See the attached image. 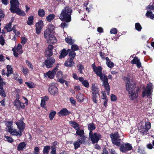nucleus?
<instances>
[{"mask_svg": "<svg viewBox=\"0 0 154 154\" xmlns=\"http://www.w3.org/2000/svg\"><path fill=\"white\" fill-rule=\"evenodd\" d=\"M150 123L149 122H146L145 123V128H143L140 131L143 132V134H146L148 130L150 128Z\"/></svg>", "mask_w": 154, "mask_h": 154, "instance_id": "21", "label": "nucleus"}, {"mask_svg": "<svg viewBox=\"0 0 154 154\" xmlns=\"http://www.w3.org/2000/svg\"><path fill=\"white\" fill-rule=\"evenodd\" d=\"M62 73L61 71H58L57 74V76L58 78L62 77Z\"/></svg>", "mask_w": 154, "mask_h": 154, "instance_id": "61", "label": "nucleus"}, {"mask_svg": "<svg viewBox=\"0 0 154 154\" xmlns=\"http://www.w3.org/2000/svg\"><path fill=\"white\" fill-rule=\"evenodd\" d=\"M44 26L43 22L42 20H40L35 24L36 33L39 34L42 31Z\"/></svg>", "mask_w": 154, "mask_h": 154, "instance_id": "8", "label": "nucleus"}, {"mask_svg": "<svg viewBox=\"0 0 154 154\" xmlns=\"http://www.w3.org/2000/svg\"><path fill=\"white\" fill-rule=\"evenodd\" d=\"M56 114V112L54 111H52L50 112L49 115V118L50 120H52L53 119Z\"/></svg>", "mask_w": 154, "mask_h": 154, "instance_id": "51", "label": "nucleus"}, {"mask_svg": "<svg viewBox=\"0 0 154 154\" xmlns=\"http://www.w3.org/2000/svg\"><path fill=\"white\" fill-rule=\"evenodd\" d=\"M76 134L80 137L84 135V131L83 130H81L79 129L76 130Z\"/></svg>", "mask_w": 154, "mask_h": 154, "instance_id": "41", "label": "nucleus"}, {"mask_svg": "<svg viewBox=\"0 0 154 154\" xmlns=\"http://www.w3.org/2000/svg\"><path fill=\"white\" fill-rule=\"evenodd\" d=\"M43 100H41V106L42 107H44L45 104V102Z\"/></svg>", "mask_w": 154, "mask_h": 154, "instance_id": "64", "label": "nucleus"}, {"mask_svg": "<svg viewBox=\"0 0 154 154\" xmlns=\"http://www.w3.org/2000/svg\"><path fill=\"white\" fill-rule=\"evenodd\" d=\"M102 99L104 100L107 99L106 98V96L105 91H103L102 92Z\"/></svg>", "mask_w": 154, "mask_h": 154, "instance_id": "62", "label": "nucleus"}, {"mask_svg": "<svg viewBox=\"0 0 154 154\" xmlns=\"http://www.w3.org/2000/svg\"><path fill=\"white\" fill-rule=\"evenodd\" d=\"M113 143L117 146H119L120 145L121 140L119 139L120 136L117 132H115L114 134H110Z\"/></svg>", "mask_w": 154, "mask_h": 154, "instance_id": "5", "label": "nucleus"}, {"mask_svg": "<svg viewBox=\"0 0 154 154\" xmlns=\"http://www.w3.org/2000/svg\"><path fill=\"white\" fill-rule=\"evenodd\" d=\"M51 36L46 39L47 42L49 44H53L56 43L57 41L56 37L53 35Z\"/></svg>", "mask_w": 154, "mask_h": 154, "instance_id": "22", "label": "nucleus"}, {"mask_svg": "<svg viewBox=\"0 0 154 154\" xmlns=\"http://www.w3.org/2000/svg\"><path fill=\"white\" fill-rule=\"evenodd\" d=\"M11 8L10 10L13 13H16L18 15L24 16L25 14L19 8V3L18 0H11L10 1Z\"/></svg>", "mask_w": 154, "mask_h": 154, "instance_id": "3", "label": "nucleus"}, {"mask_svg": "<svg viewBox=\"0 0 154 154\" xmlns=\"http://www.w3.org/2000/svg\"><path fill=\"white\" fill-rule=\"evenodd\" d=\"M124 79L127 82L126 89L130 94V99L131 100L136 99L138 96V94L135 92L136 85L133 82L130 83V79L127 77H125Z\"/></svg>", "mask_w": 154, "mask_h": 154, "instance_id": "1", "label": "nucleus"}, {"mask_svg": "<svg viewBox=\"0 0 154 154\" xmlns=\"http://www.w3.org/2000/svg\"><path fill=\"white\" fill-rule=\"evenodd\" d=\"M81 143H80L79 140H78L74 143L73 145L74 146V148L75 149L78 148L80 145Z\"/></svg>", "mask_w": 154, "mask_h": 154, "instance_id": "47", "label": "nucleus"}, {"mask_svg": "<svg viewBox=\"0 0 154 154\" xmlns=\"http://www.w3.org/2000/svg\"><path fill=\"white\" fill-rule=\"evenodd\" d=\"M5 40L2 37V36H0V44L3 45H4Z\"/></svg>", "mask_w": 154, "mask_h": 154, "instance_id": "60", "label": "nucleus"}, {"mask_svg": "<svg viewBox=\"0 0 154 154\" xmlns=\"http://www.w3.org/2000/svg\"><path fill=\"white\" fill-rule=\"evenodd\" d=\"M7 72L6 75L8 77L10 75V74H12L13 72L12 68L11 66L8 65L7 66Z\"/></svg>", "mask_w": 154, "mask_h": 154, "instance_id": "28", "label": "nucleus"}, {"mask_svg": "<svg viewBox=\"0 0 154 154\" xmlns=\"http://www.w3.org/2000/svg\"><path fill=\"white\" fill-rule=\"evenodd\" d=\"M26 145L24 142L20 143L18 146L17 149L19 151L23 150L25 148Z\"/></svg>", "mask_w": 154, "mask_h": 154, "instance_id": "32", "label": "nucleus"}, {"mask_svg": "<svg viewBox=\"0 0 154 154\" xmlns=\"http://www.w3.org/2000/svg\"><path fill=\"white\" fill-rule=\"evenodd\" d=\"M152 89V85L151 83H149L147 85L146 88L144 89L142 93V96L144 97L146 95L149 96L151 93V90Z\"/></svg>", "mask_w": 154, "mask_h": 154, "instance_id": "9", "label": "nucleus"}, {"mask_svg": "<svg viewBox=\"0 0 154 154\" xmlns=\"http://www.w3.org/2000/svg\"><path fill=\"white\" fill-rule=\"evenodd\" d=\"M86 138V137L84 135H83L80 137V138H78V140L79 141L81 144H84L86 143L85 140Z\"/></svg>", "mask_w": 154, "mask_h": 154, "instance_id": "34", "label": "nucleus"}, {"mask_svg": "<svg viewBox=\"0 0 154 154\" xmlns=\"http://www.w3.org/2000/svg\"><path fill=\"white\" fill-rule=\"evenodd\" d=\"M13 77L14 79H15L16 80H18L20 83H21L22 82V80L20 79V77L19 75H18L17 74H14L13 75Z\"/></svg>", "mask_w": 154, "mask_h": 154, "instance_id": "43", "label": "nucleus"}, {"mask_svg": "<svg viewBox=\"0 0 154 154\" xmlns=\"http://www.w3.org/2000/svg\"><path fill=\"white\" fill-rule=\"evenodd\" d=\"M99 89L94 84L92 85L91 87V92L92 94V100L95 103H97L98 98L99 95Z\"/></svg>", "mask_w": 154, "mask_h": 154, "instance_id": "4", "label": "nucleus"}, {"mask_svg": "<svg viewBox=\"0 0 154 154\" xmlns=\"http://www.w3.org/2000/svg\"><path fill=\"white\" fill-rule=\"evenodd\" d=\"M55 15L53 14H51L48 15L46 17V19L48 22H51L54 18Z\"/></svg>", "mask_w": 154, "mask_h": 154, "instance_id": "37", "label": "nucleus"}, {"mask_svg": "<svg viewBox=\"0 0 154 154\" xmlns=\"http://www.w3.org/2000/svg\"><path fill=\"white\" fill-rule=\"evenodd\" d=\"M69 123L76 130L80 129L79 125L75 121H70Z\"/></svg>", "mask_w": 154, "mask_h": 154, "instance_id": "23", "label": "nucleus"}, {"mask_svg": "<svg viewBox=\"0 0 154 154\" xmlns=\"http://www.w3.org/2000/svg\"><path fill=\"white\" fill-rule=\"evenodd\" d=\"M88 129L90 131L89 133H90L91 132L93 133L92 131L95 129V127L94 124L93 123H91L88 124Z\"/></svg>", "mask_w": 154, "mask_h": 154, "instance_id": "31", "label": "nucleus"}, {"mask_svg": "<svg viewBox=\"0 0 154 154\" xmlns=\"http://www.w3.org/2000/svg\"><path fill=\"white\" fill-rule=\"evenodd\" d=\"M57 70L58 68L56 67L52 71H49L46 73H44V77H48L50 79H53L55 75Z\"/></svg>", "mask_w": 154, "mask_h": 154, "instance_id": "11", "label": "nucleus"}, {"mask_svg": "<svg viewBox=\"0 0 154 154\" xmlns=\"http://www.w3.org/2000/svg\"><path fill=\"white\" fill-rule=\"evenodd\" d=\"M89 136L92 143L93 144L97 143L101 137V135L96 132H91L90 133H89Z\"/></svg>", "mask_w": 154, "mask_h": 154, "instance_id": "6", "label": "nucleus"}, {"mask_svg": "<svg viewBox=\"0 0 154 154\" xmlns=\"http://www.w3.org/2000/svg\"><path fill=\"white\" fill-rule=\"evenodd\" d=\"M131 63L132 64H136L138 68H140L141 66V64L140 61V60L136 57H134L131 61Z\"/></svg>", "mask_w": 154, "mask_h": 154, "instance_id": "20", "label": "nucleus"}, {"mask_svg": "<svg viewBox=\"0 0 154 154\" xmlns=\"http://www.w3.org/2000/svg\"><path fill=\"white\" fill-rule=\"evenodd\" d=\"M5 125L6 126V129L8 132L10 131L13 128H12V122L11 121L6 122L5 123Z\"/></svg>", "mask_w": 154, "mask_h": 154, "instance_id": "24", "label": "nucleus"}, {"mask_svg": "<svg viewBox=\"0 0 154 154\" xmlns=\"http://www.w3.org/2000/svg\"><path fill=\"white\" fill-rule=\"evenodd\" d=\"M100 77V79L103 81V83L108 82V79L107 76L102 74L99 76Z\"/></svg>", "mask_w": 154, "mask_h": 154, "instance_id": "30", "label": "nucleus"}, {"mask_svg": "<svg viewBox=\"0 0 154 154\" xmlns=\"http://www.w3.org/2000/svg\"><path fill=\"white\" fill-rule=\"evenodd\" d=\"M65 40L67 43L70 45H72L74 43L75 41L72 40L70 37H68L65 38Z\"/></svg>", "mask_w": 154, "mask_h": 154, "instance_id": "38", "label": "nucleus"}, {"mask_svg": "<svg viewBox=\"0 0 154 154\" xmlns=\"http://www.w3.org/2000/svg\"><path fill=\"white\" fill-rule=\"evenodd\" d=\"M33 17L32 16H31L28 18V20L27 22V24L29 25H32L33 23Z\"/></svg>", "mask_w": 154, "mask_h": 154, "instance_id": "40", "label": "nucleus"}, {"mask_svg": "<svg viewBox=\"0 0 154 154\" xmlns=\"http://www.w3.org/2000/svg\"><path fill=\"white\" fill-rule=\"evenodd\" d=\"M135 28L138 31H140L142 29V27L139 23H136L135 24Z\"/></svg>", "mask_w": 154, "mask_h": 154, "instance_id": "49", "label": "nucleus"}, {"mask_svg": "<svg viewBox=\"0 0 154 154\" xmlns=\"http://www.w3.org/2000/svg\"><path fill=\"white\" fill-rule=\"evenodd\" d=\"M12 21L10 22L9 23L7 24L5 26V28L6 29L8 32H9L12 30L11 28V23L13 21V18L12 19Z\"/></svg>", "mask_w": 154, "mask_h": 154, "instance_id": "44", "label": "nucleus"}, {"mask_svg": "<svg viewBox=\"0 0 154 154\" xmlns=\"http://www.w3.org/2000/svg\"><path fill=\"white\" fill-rule=\"evenodd\" d=\"M22 132L21 130L17 131L15 129L13 128L9 132L12 135L20 137L22 135Z\"/></svg>", "mask_w": 154, "mask_h": 154, "instance_id": "17", "label": "nucleus"}, {"mask_svg": "<svg viewBox=\"0 0 154 154\" xmlns=\"http://www.w3.org/2000/svg\"><path fill=\"white\" fill-rule=\"evenodd\" d=\"M106 64L107 66L110 68H112L114 66L113 63L111 62L108 57H106Z\"/></svg>", "mask_w": 154, "mask_h": 154, "instance_id": "27", "label": "nucleus"}, {"mask_svg": "<svg viewBox=\"0 0 154 154\" xmlns=\"http://www.w3.org/2000/svg\"><path fill=\"white\" fill-rule=\"evenodd\" d=\"M102 69L101 66H98L95 69L94 68L93 71L95 72L96 74L99 76L102 74Z\"/></svg>", "mask_w": 154, "mask_h": 154, "instance_id": "26", "label": "nucleus"}, {"mask_svg": "<svg viewBox=\"0 0 154 154\" xmlns=\"http://www.w3.org/2000/svg\"><path fill=\"white\" fill-rule=\"evenodd\" d=\"M51 154H56V147H55L54 146H52L51 148Z\"/></svg>", "mask_w": 154, "mask_h": 154, "instance_id": "52", "label": "nucleus"}, {"mask_svg": "<svg viewBox=\"0 0 154 154\" xmlns=\"http://www.w3.org/2000/svg\"><path fill=\"white\" fill-rule=\"evenodd\" d=\"M53 46L51 45H49L46 49L45 54L47 56H51L53 54L52 49Z\"/></svg>", "mask_w": 154, "mask_h": 154, "instance_id": "16", "label": "nucleus"}, {"mask_svg": "<svg viewBox=\"0 0 154 154\" xmlns=\"http://www.w3.org/2000/svg\"><path fill=\"white\" fill-rule=\"evenodd\" d=\"M21 69L23 73L25 75H26L29 72V70L27 68H24L23 67H22Z\"/></svg>", "mask_w": 154, "mask_h": 154, "instance_id": "50", "label": "nucleus"}, {"mask_svg": "<svg viewBox=\"0 0 154 154\" xmlns=\"http://www.w3.org/2000/svg\"><path fill=\"white\" fill-rule=\"evenodd\" d=\"M146 9L147 11L148 10H150V11H151V10H154V6L152 5H149L146 7Z\"/></svg>", "mask_w": 154, "mask_h": 154, "instance_id": "54", "label": "nucleus"}, {"mask_svg": "<svg viewBox=\"0 0 154 154\" xmlns=\"http://www.w3.org/2000/svg\"><path fill=\"white\" fill-rule=\"evenodd\" d=\"M0 94L3 97H5L6 96V94L5 93V92L2 85H0Z\"/></svg>", "mask_w": 154, "mask_h": 154, "instance_id": "45", "label": "nucleus"}, {"mask_svg": "<svg viewBox=\"0 0 154 154\" xmlns=\"http://www.w3.org/2000/svg\"><path fill=\"white\" fill-rule=\"evenodd\" d=\"M146 15L148 18H150L152 19L154 18V14L152 13L151 11H150V10H148V11H147Z\"/></svg>", "mask_w": 154, "mask_h": 154, "instance_id": "33", "label": "nucleus"}, {"mask_svg": "<svg viewBox=\"0 0 154 154\" xmlns=\"http://www.w3.org/2000/svg\"><path fill=\"white\" fill-rule=\"evenodd\" d=\"M111 100L112 101H115L117 100V97L115 95L111 94Z\"/></svg>", "mask_w": 154, "mask_h": 154, "instance_id": "59", "label": "nucleus"}, {"mask_svg": "<svg viewBox=\"0 0 154 154\" xmlns=\"http://www.w3.org/2000/svg\"><path fill=\"white\" fill-rule=\"evenodd\" d=\"M26 64L28 66V67L32 70L33 69V66L31 63L28 60H26Z\"/></svg>", "mask_w": 154, "mask_h": 154, "instance_id": "53", "label": "nucleus"}, {"mask_svg": "<svg viewBox=\"0 0 154 154\" xmlns=\"http://www.w3.org/2000/svg\"><path fill=\"white\" fill-rule=\"evenodd\" d=\"M38 14L41 17H43L45 14V13L44 10L43 9H39L38 11Z\"/></svg>", "mask_w": 154, "mask_h": 154, "instance_id": "48", "label": "nucleus"}, {"mask_svg": "<svg viewBox=\"0 0 154 154\" xmlns=\"http://www.w3.org/2000/svg\"><path fill=\"white\" fill-rule=\"evenodd\" d=\"M74 64L73 59L70 58L65 61L64 65L66 67H69L74 66Z\"/></svg>", "mask_w": 154, "mask_h": 154, "instance_id": "18", "label": "nucleus"}, {"mask_svg": "<svg viewBox=\"0 0 154 154\" xmlns=\"http://www.w3.org/2000/svg\"><path fill=\"white\" fill-rule=\"evenodd\" d=\"M50 149V147L49 146H44L43 151L44 154H48Z\"/></svg>", "mask_w": 154, "mask_h": 154, "instance_id": "46", "label": "nucleus"}, {"mask_svg": "<svg viewBox=\"0 0 154 154\" xmlns=\"http://www.w3.org/2000/svg\"><path fill=\"white\" fill-rule=\"evenodd\" d=\"M67 52H69V56L72 58H74L75 56V53L73 51H71L70 49H68L67 50Z\"/></svg>", "mask_w": 154, "mask_h": 154, "instance_id": "42", "label": "nucleus"}, {"mask_svg": "<svg viewBox=\"0 0 154 154\" xmlns=\"http://www.w3.org/2000/svg\"><path fill=\"white\" fill-rule=\"evenodd\" d=\"M48 91L52 95L57 94L58 93V88L53 85H50L48 89Z\"/></svg>", "mask_w": 154, "mask_h": 154, "instance_id": "14", "label": "nucleus"}, {"mask_svg": "<svg viewBox=\"0 0 154 154\" xmlns=\"http://www.w3.org/2000/svg\"><path fill=\"white\" fill-rule=\"evenodd\" d=\"M67 52L64 49H63L60 52V55L59 57V58H62L65 57L67 54Z\"/></svg>", "mask_w": 154, "mask_h": 154, "instance_id": "29", "label": "nucleus"}, {"mask_svg": "<svg viewBox=\"0 0 154 154\" xmlns=\"http://www.w3.org/2000/svg\"><path fill=\"white\" fill-rule=\"evenodd\" d=\"M82 83V85L86 88H88L89 87V84L87 80H85L83 81Z\"/></svg>", "mask_w": 154, "mask_h": 154, "instance_id": "56", "label": "nucleus"}, {"mask_svg": "<svg viewBox=\"0 0 154 154\" xmlns=\"http://www.w3.org/2000/svg\"><path fill=\"white\" fill-rule=\"evenodd\" d=\"M71 13L72 10L69 7H65L62 10L59 16V18L62 21L69 22L71 20Z\"/></svg>", "mask_w": 154, "mask_h": 154, "instance_id": "2", "label": "nucleus"}, {"mask_svg": "<svg viewBox=\"0 0 154 154\" xmlns=\"http://www.w3.org/2000/svg\"><path fill=\"white\" fill-rule=\"evenodd\" d=\"M70 112L65 108H63L58 113V115L59 116H64L69 115Z\"/></svg>", "mask_w": 154, "mask_h": 154, "instance_id": "19", "label": "nucleus"}, {"mask_svg": "<svg viewBox=\"0 0 154 154\" xmlns=\"http://www.w3.org/2000/svg\"><path fill=\"white\" fill-rule=\"evenodd\" d=\"M71 49L73 51L78 50L79 49L78 46L75 44L72 45L71 46Z\"/></svg>", "mask_w": 154, "mask_h": 154, "instance_id": "55", "label": "nucleus"}, {"mask_svg": "<svg viewBox=\"0 0 154 154\" xmlns=\"http://www.w3.org/2000/svg\"><path fill=\"white\" fill-rule=\"evenodd\" d=\"M53 30L52 29L48 28L46 29L44 33V37L46 39H48L51 35H53Z\"/></svg>", "mask_w": 154, "mask_h": 154, "instance_id": "15", "label": "nucleus"}, {"mask_svg": "<svg viewBox=\"0 0 154 154\" xmlns=\"http://www.w3.org/2000/svg\"><path fill=\"white\" fill-rule=\"evenodd\" d=\"M77 67L78 68V70L81 74L83 73V70H84V67L81 64H78L77 65Z\"/></svg>", "mask_w": 154, "mask_h": 154, "instance_id": "36", "label": "nucleus"}, {"mask_svg": "<svg viewBox=\"0 0 154 154\" xmlns=\"http://www.w3.org/2000/svg\"><path fill=\"white\" fill-rule=\"evenodd\" d=\"M132 148L131 146L129 143L124 144L122 145L120 147V150L122 152L131 150Z\"/></svg>", "mask_w": 154, "mask_h": 154, "instance_id": "12", "label": "nucleus"}, {"mask_svg": "<svg viewBox=\"0 0 154 154\" xmlns=\"http://www.w3.org/2000/svg\"><path fill=\"white\" fill-rule=\"evenodd\" d=\"M55 62V59L52 57L48 58L43 63V65H45L47 68H49L53 66Z\"/></svg>", "mask_w": 154, "mask_h": 154, "instance_id": "7", "label": "nucleus"}, {"mask_svg": "<svg viewBox=\"0 0 154 154\" xmlns=\"http://www.w3.org/2000/svg\"><path fill=\"white\" fill-rule=\"evenodd\" d=\"M117 29L115 28H112L110 30V32L111 34H116L117 33Z\"/></svg>", "mask_w": 154, "mask_h": 154, "instance_id": "57", "label": "nucleus"}, {"mask_svg": "<svg viewBox=\"0 0 154 154\" xmlns=\"http://www.w3.org/2000/svg\"><path fill=\"white\" fill-rule=\"evenodd\" d=\"M76 98L78 101H82L85 98L84 95L81 93L79 94L76 96Z\"/></svg>", "mask_w": 154, "mask_h": 154, "instance_id": "35", "label": "nucleus"}, {"mask_svg": "<svg viewBox=\"0 0 154 154\" xmlns=\"http://www.w3.org/2000/svg\"><path fill=\"white\" fill-rule=\"evenodd\" d=\"M103 85L104 87V88L106 90V91L107 92V94L108 95H109V90H110V88L109 84L108 82H104L103 83Z\"/></svg>", "mask_w": 154, "mask_h": 154, "instance_id": "25", "label": "nucleus"}, {"mask_svg": "<svg viewBox=\"0 0 154 154\" xmlns=\"http://www.w3.org/2000/svg\"><path fill=\"white\" fill-rule=\"evenodd\" d=\"M15 123L19 130L23 131L25 127V124L23 122V119H21L20 120L16 122Z\"/></svg>", "mask_w": 154, "mask_h": 154, "instance_id": "13", "label": "nucleus"}, {"mask_svg": "<svg viewBox=\"0 0 154 154\" xmlns=\"http://www.w3.org/2000/svg\"><path fill=\"white\" fill-rule=\"evenodd\" d=\"M22 45L20 44H19L17 47H15L12 49V50L13 51L14 55L15 57H17L18 56V54L17 52L20 54L23 52V51L22 49Z\"/></svg>", "mask_w": 154, "mask_h": 154, "instance_id": "10", "label": "nucleus"}, {"mask_svg": "<svg viewBox=\"0 0 154 154\" xmlns=\"http://www.w3.org/2000/svg\"><path fill=\"white\" fill-rule=\"evenodd\" d=\"M26 42V40L24 37H22L21 38V43L23 45Z\"/></svg>", "mask_w": 154, "mask_h": 154, "instance_id": "63", "label": "nucleus"}, {"mask_svg": "<svg viewBox=\"0 0 154 154\" xmlns=\"http://www.w3.org/2000/svg\"><path fill=\"white\" fill-rule=\"evenodd\" d=\"M20 101L16 99L14 102V104L18 109L19 110V105Z\"/></svg>", "mask_w": 154, "mask_h": 154, "instance_id": "39", "label": "nucleus"}, {"mask_svg": "<svg viewBox=\"0 0 154 154\" xmlns=\"http://www.w3.org/2000/svg\"><path fill=\"white\" fill-rule=\"evenodd\" d=\"M5 137L7 140L9 142L11 143L13 141V139L10 137L5 136Z\"/></svg>", "mask_w": 154, "mask_h": 154, "instance_id": "58", "label": "nucleus"}]
</instances>
